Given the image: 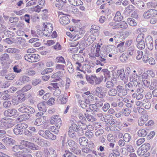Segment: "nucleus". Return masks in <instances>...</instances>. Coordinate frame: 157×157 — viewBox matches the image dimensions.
Listing matches in <instances>:
<instances>
[{
  "mask_svg": "<svg viewBox=\"0 0 157 157\" xmlns=\"http://www.w3.org/2000/svg\"><path fill=\"white\" fill-rule=\"evenodd\" d=\"M86 79L90 84L93 85L94 83L95 80L96 79L95 75H92L90 76L86 74Z\"/></svg>",
  "mask_w": 157,
  "mask_h": 157,
  "instance_id": "obj_26",
  "label": "nucleus"
},
{
  "mask_svg": "<svg viewBox=\"0 0 157 157\" xmlns=\"http://www.w3.org/2000/svg\"><path fill=\"white\" fill-rule=\"evenodd\" d=\"M128 23L131 26H135L136 25V23L135 20L132 18H128L127 20Z\"/></svg>",
  "mask_w": 157,
  "mask_h": 157,
  "instance_id": "obj_54",
  "label": "nucleus"
},
{
  "mask_svg": "<svg viewBox=\"0 0 157 157\" xmlns=\"http://www.w3.org/2000/svg\"><path fill=\"white\" fill-rule=\"evenodd\" d=\"M85 111H84V114L86 118L88 121H90L91 122H93L94 121H95L96 119L94 118L93 116L90 115H87L86 113V112L87 113L88 110L87 109H86Z\"/></svg>",
  "mask_w": 157,
  "mask_h": 157,
  "instance_id": "obj_32",
  "label": "nucleus"
},
{
  "mask_svg": "<svg viewBox=\"0 0 157 157\" xmlns=\"http://www.w3.org/2000/svg\"><path fill=\"white\" fill-rule=\"evenodd\" d=\"M28 105H27L26 104L23 103L21 106L18 109L19 111L22 113H27L28 109Z\"/></svg>",
  "mask_w": 157,
  "mask_h": 157,
  "instance_id": "obj_36",
  "label": "nucleus"
},
{
  "mask_svg": "<svg viewBox=\"0 0 157 157\" xmlns=\"http://www.w3.org/2000/svg\"><path fill=\"white\" fill-rule=\"evenodd\" d=\"M104 132V130L103 129L100 128L96 130L95 134L96 136H99L102 135Z\"/></svg>",
  "mask_w": 157,
  "mask_h": 157,
  "instance_id": "obj_63",
  "label": "nucleus"
},
{
  "mask_svg": "<svg viewBox=\"0 0 157 157\" xmlns=\"http://www.w3.org/2000/svg\"><path fill=\"white\" fill-rule=\"evenodd\" d=\"M14 124L10 118H2L0 120V128L6 129L11 128Z\"/></svg>",
  "mask_w": 157,
  "mask_h": 157,
  "instance_id": "obj_1",
  "label": "nucleus"
},
{
  "mask_svg": "<svg viewBox=\"0 0 157 157\" xmlns=\"http://www.w3.org/2000/svg\"><path fill=\"white\" fill-rule=\"evenodd\" d=\"M89 108L90 109L93 111L94 113L98 110L99 109L97 108V106L95 104H90L89 105Z\"/></svg>",
  "mask_w": 157,
  "mask_h": 157,
  "instance_id": "obj_64",
  "label": "nucleus"
},
{
  "mask_svg": "<svg viewBox=\"0 0 157 157\" xmlns=\"http://www.w3.org/2000/svg\"><path fill=\"white\" fill-rule=\"evenodd\" d=\"M22 146L15 145L12 148V150L15 152H21Z\"/></svg>",
  "mask_w": 157,
  "mask_h": 157,
  "instance_id": "obj_46",
  "label": "nucleus"
},
{
  "mask_svg": "<svg viewBox=\"0 0 157 157\" xmlns=\"http://www.w3.org/2000/svg\"><path fill=\"white\" fill-rule=\"evenodd\" d=\"M90 66L87 64H85L83 65L81 71L83 72L84 73L86 74L90 73L91 72Z\"/></svg>",
  "mask_w": 157,
  "mask_h": 157,
  "instance_id": "obj_23",
  "label": "nucleus"
},
{
  "mask_svg": "<svg viewBox=\"0 0 157 157\" xmlns=\"http://www.w3.org/2000/svg\"><path fill=\"white\" fill-rule=\"evenodd\" d=\"M148 133V130L143 128L140 129L138 131V135L140 136H145Z\"/></svg>",
  "mask_w": 157,
  "mask_h": 157,
  "instance_id": "obj_33",
  "label": "nucleus"
},
{
  "mask_svg": "<svg viewBox=\"0 0 157 157\" xmlns=\"http://www.w3.org/2000/svg\"><path fill=\"white\" fill-rule=\"evenodd\" d=\"M148 116L143 115L140 117L138 120V124L139 126H141L144 125L148 120Z\"/></svg>",
  "mask_w": 157,
  "mask_h": 157,
  "instance_id": "obj_19",
  "label": "nucleus"
},
{
  "mask_svg": "<svg viewBox=\"0 0 157 157\" xmlns=\"http://www.w3.org/2000/svg\"><path fill=\"white\" fill-rule=\"evenodd\" d=\"M60 23L64 25L68 24L70 22V20L67 15H64L61 17L59 19Z\"/></svg>",
  "mask_w": 157,
  "mask_h": 157,
  "instance_id": "obj_20",
  "label": "nucleus"
},
{
  "mask_svg": "<svg viewBox=\"0 0 157 157\" xmlns=\"http://www.w3.org/2000/svg\"><path fill=\"white\" fill-rule=\"evenodd\" d=\"M140 147L144 149V151L147 152L148 150L150 149V145L149 143H145L142 145Z\"/></svg>",
  "mask_w": 157,
  "mask_h": 157,
  "instance_id": "obj_50",
  "label": "nucleus"
},
{
  "mask_svg": "<svg viewBox=\"0 0 157 157\" xmlns=\"http://www.w3.org/2000/svg\"><path fill=\"white\" fill-rule=\"evenodd\" d=\"M61 74L60 72H58L53 74L52 77L54 78L55 80H59L60 78Z\"/></svg>",
  "mask_w": 157,
  "mask_h": 157,
  "instance_id": "obj_55",
  "label": "nucleus"
},
{
  "mask_svg": "<svg viewBox=\"0 0 157 157\" xmlns=\"http://www.w3.org/2000/svg\"><path fill=\"white\" fill-rule=\"evenodd\" d=\"M57 3L55 4V6L59 10H62L65 7L66 0H56Z\"/></svg>",
  "mask_w": 157,
  "mask_h": 157,
  "instance_id": "obj_17",
  "label": "nucleus"
},
{
  "mask_svg": "<svg viewBox=\"0 0 157 157\" xmlns=\"http://www.w3.org/2000/svg\"><path fill=\"white\" fill-rule=\"evenodd\" d=\"M117 72L121 79L124 82V84L127 83L128 82V76L126 75L124 70L121 69L119 70Z\"/></svg>",
  "mask_w": 157,
  "mask_h": 157,
  "instance_id": "obj_16",
  "label": "nucleus"
},
{
  "mask_svg": "<svg viewBox=\"0 0 157 157\" xmlns=\"http://www.w3.org/2000/svg\"><path fill=\"white\" fill-rule=\"evenodd\" d=\"M94 113L96 116H97L98 117L100 118L101 120L104 116L102 112L100 109H98V110L95 112Z\"/></svg>",
  "mask_w": 157,
  "mask_h": 157,
  "instance_id": "obj_47",
  "label": "nucleus"
},
{
  "mask_svg": "<svg viewBox=\"0 0 157 157\" xmlns=\"http://www.w3.org/2000/svg\"><path fill=\"white\" fill-rule=\"evenodd\" d=\"M9 71L8 68H4L2 70L0 71V75L3 76H5L8 73Z\"/></svg>",
  "mask_w": 157,
  "mask_h": 157,
  "instance_id": "obj_52",
  "label": "nucleus"
},
{
  "mask_svg": "<svg viewBox=\"0 0 157 157\" xmlns=\"http://www.w3.org/2000/svg\"><path fill=\"white\" fill-rule=\"evenodd\" d=\"M146 43L148 49L151 50L153 48V41L152 37L150 36H148L146 38Z\"/></svg>",
  "mask_w": 157,
  "mask_h": 157,
  "instance_id": "obj_14",
  "label": "nucleus"
},
{
  "mask_svg": "<svg viewBox=\"0 0 157 157\" xmlns=\"http://www.w3.org/2000/svg\"><path fill=\"white\" fill-rule=\"evenodd\" d=\"M117 93V89L115 88H111L108 91V94L110 96H115Z\"/></svg>",
  "mask_w": 157,
  "mask_h": 157,
  "instance_id": "obj_41",
  "label": "nucleus"
},
{
  "mask_svg": "<svg viewBox=\"0 0 157 157\" xmlns=\"http://www.w3.org/2000/svg\"><path fill=\"white\" fill-rule=\"evenodd\" d=\"M29 118L26 114H23L20 115L17 118L18 120L20 121L21 122L25 121L26 120L28 119Z\"/></svg>",
  "mask_w": 157,
  "mask_h": 157,
  "instance_id": "obj_57",
  "label": "nucleus"
},
{
  "mask_svg": "<svg viewBox=\"0 0 157 157\" xmlns=\"http://www.w3.org/2000/svg\"><path fill=\"white\" fill-rule=\"evenodd\" d=\"M36 72L32 68H30L26 70L25 74L29 76H32L35 75Z\"/></svg>",
  "mask_w": 157,
  "mask_h": 157,
  "instance_id": "obj_58",
  "label": "nucleus"
},
{
  "mask_svg": "<svg viewBox=\"0 0 157 157\" xmlns=\"http://www.w3.org/2000/svg\"><path fill=\"white\" fill-rule=\"evenodd\" d=\"M45 132L44 138L47 139H51L52 140H55L56 139V136L54 135L49 130L45 131Z\"/></svg>",
  "mask_w": 157,
  "mask_h": 157,
  "instance_id": "obj_21",
  "label": "nucleus"
},
{
  "mask_svg": "<svg viewBox=\"0 0 157 157\" xmlns=\"http://www.w3.org/2000/svg\"><path fill=\"white\" fill-rule=\"evenodd\" d=\"M131 139V135L128 133H126L124 134L123 139L126 142L128 143L130 142Z\"/></svg>",
  "mask_w": 157,
  "mask_h": 157,
  "instance_id": "obj_51",
  "label": "nucleus"
},
{
  "mask_svg": "<svg viewBox=\"0 0 157 157\" xmlns=\"http://www.w3.org/2000/svg\"><path fill=\"white\" fill-rule=\"evenodd\" d=\"M47 141L42 139H39L37 142L38 145L41 147H44L47 144Z\"/></svg>",
  "mask_w": 157,
  "mask_h": 157,
  "instance_id": "obj_56",
  "label": "nucleus"
},
{
  "mask_svg": "<svg viewBox=\"0 0 157 157\" xmlns=\"http://www.w3.org/2000/svg\"><path fill=\"white\" fill-rule=\"evenodd\" d=\"M66 35L74 40H76L80 38L82 36L81 32H76L74 34H71L70 32H67L66 33Z\"/></svg>",
  "mask_w": 157,
  "mask_h": 157,
  "instance_id": "obj_12",
  "label": "nucleus"
},
{
  "mask_svg": "<svg viewBox=\"0 0 157 157\" xmlns=\"http://www.w3.org/2000/svg\"><path fill=\"white\" fill-rule=\"evenodd\" d=\"M95 100L96 101L95 102V104L97 107H101L103 104V102H105V100L103 98H99L97 99V98H95Z\"/></svg>",
  "mask_w": 157,
  "mask_h": 157,
  "instance_id": "obj_29",
  "label": "nucleus"
},
{
  "mask_svg": "<svg viewBox=\"0 0 157 157\" xmlns=\"http://www.w3.org/2000/svg\"><path fill=\"white\" fill-rule=\"evenodd\" d=\"M100 29V27L99 26L95 25H93L91 26L90 29V32L92 33H95L97 32L98 30Z\"/></svg>",
  "mask_w": 157,
  "mask_h": 157,
  "instance_id": "obj_43",
  "label": "nucleus"
},
{
  "mask_svg": "<svg viewBox=\"0 0 157 157\" xmlns=\"http://www.w3.org/2000/svg\"><path fill=\"white\" fill-rule=\"evenodd\" d=\"M96 39L95 36L93 34L90 35L86 40V44L88 45H90Z\"/></svg>",
  "mask_w": 157,
  "mask_h": 157,
  "instance_id": "obj_27",
  "label": "nucleus"
},
{
  "mask_svg": "<svg viewBox=\"0 0 157 157\" xmlns=\"http://www.w3.org/2000/svg\"><path fill=\"white\" fill-rule=\"evenodd\" d=\"M24 98V95L21 94L12 99V103L14 105H17L19 102H21L23 101V99Z\"/></svg>",
  "mask_w": 157,
  "mask_h": 157,
  "instance_id": "obj_18",
  "label": "nucleus"
},
{
  "mask_svg": "<svg viewBox=\"0 0 157 157\" xmlns=\"http://www.w3.org/2000/svg\"><path fill=\"white\" fill-rule=\"evenodd\" d=\"M65 67L64 65L57 64L56 65L55 69L59 71H64Z\"/></svg>",
  "mask_w": 157,
  "mask_h": 157,
  "instance_id": "obj_62",
  "label": "nucleus"
},
{
  "mask_svg": "<svg viewBox=\"0 0 157 157\" xmlns=\"http://www.w3.org/2000/svg\"><path fill=\"white\" fill-rule=\"evenodd\" d=\"M30 81L29 78L25 75H23L20 77L19 79L15 82V85L20 86L24 84L26 82H28Z\"/></svg>",
  "mask_w": 157,
  "mask_h": 157,
  "instance_id": "obj_10",
  "label": "nucleus"
},
{
  "mask_svg": "<svg viewBox=\"0 0 157 157\" xmlns=\"http://www.w3.org/2000/svg\"><path fill=\"white\" fill-rule=\"evenodd\" d=\"M144 35L141 33L138 35L136 39L137 47L140 49H144L145 47L144 43Z\"/></svg>",
  "mask_w": 157,
  "mask_h": 157,
  "instance_id": "obj_4",
  "label": "nucleus"
},
{
  "mask_svg": "<svg viewBox=\"0 0 157 157\" xmlns=\"http://www.w3.org/2000/svg\"><path fill=\"white\" fill-rule=\"evenodd\" d=\"M3 143L7 146L13 144L15 142V141L11 138L6 137L2 140Z\"/></svg>",
  "mask_w": 157,
  "mask_h": 157,
  "instance_id": "obj_22",
  "label": "nucleus"
},
{
  "mask_svg": "<svg viewBox=\"0 0 157 157\" xmlns=\"http://www.w3.org/2000/svg\"><path fill=\"white\" fill-rule=\"evenodd\" d=\"M16 77V75L13 72L8 73L5 76V78L8 81L13 80Z\"/></svg>",
  "mask_w": 157,
  "mask_h": 157,
  "instance_id": "obj_31",
  "label": "nucleus"
},
{
  "mask_svg": "<svg viewBox=\"0 0 157 157\" xmlns=\"http://www.w3.org/2000/svg\"><path fill=\"white\" fill-rule=\"evenodd\" d=\"M126 149L127 151L131 153L133 152L134 151V149L133 146L131 144H127L126 145Z\"/></svg>",
  "mask_w": 157,
  "mask_h": 157,
  "instance_id": "obj_61",
  "label": "nucleus"
},
{
  "mask_svg": "<svg viewBox=\"0 0 157 157\" xmlns=\"http://www.w3.org/2000/svg\"><path fill=\"white\" fill-rule=\"evenodd\" d=\"M88 140L85 137L79 138V142L80 145L82 146H86L88 144Z\"/></svg>",
  "mask_w": 157,
  "mask_h": 157,
  "instance_id": "obj_25",
  "label": "nucleus"
},
{
  "mask_svg": "<svg viewBox=\"0 0 157 157\" xmlns=\"http://www.w3.org/2000/svg\"><path fill=\"white\" fill-rule=\"evenodd\" d=\"M117 90V95L120 97H123L127 94V90L123 88L121 85H118L116 87Z\"/></svg>",
  "mask_w": 157,
  "mask_h": 157,
  "instance_id": "obj_11",
  "label": "nucleus"
},
{
  "mask_svg": "<svg viewBox=\"0 0 157 157\" xmlns=\"http://www.w3.org/2000/svg\"><path fill=\"white\" fill-rule=\"evenodd\" d=\"M78 101L81 107L82 108H85L87 106V105L88 104V103H86L85 100L84 101L80 99H78Z\"/></svg>",
  "mask_w": 157,
  "mask_h": 157,
  "instance_id": "obj_59",
  "label": "nucleus"
},
{
  "mask_svg": "<svg viewBox=\"0 0 157 157\" xmlns=\"http://www.w3.org/2000/svg\"><path fill=\"white\" fill-rule=\"evenodd\" d=\"M106 58H104L102 57V56H100L98 60L96 61L97 64H100L101 66H103L104 63L106 62Z\"/></svg>",
  "mask_w": 157,
  "mask_h": 157,
  "instance_id": "obj_37",
  "label": "nucleus"
},
{
  "mask_svg": "<svg viewBox=\"0 0 157 157\" xmlns=\"http://www.w3.org/2000/svg\"><path fill=\"white\" fill-rule=\"evenodd\" d=\"M44 28L42 29V32H41V34L40 35H44L46 36H50L51 33L53 30V27L51 24L49 23L44 24Z\"/></svg>",
  "mask_w": 157,
  "mask_h": 157,
  "instance_id": "obj_5",
  "label": "nucleus"
},
{
  "mask_svg": "<svg viewBox=\"0 0 157 157\" xmlns=\"http://www.w3.org/2000/svg\"><path fill=\"white\" fill-rule=\"evenodd\" d=\"M68 71L71 73H73L74 72V69L71 63L68 62L67 64Z\"/></svg>",
  "mask_w": 157,
  "mask_h": 157,
  "instance_id": "obj_48",
  "label": "nucleus"
},
{
  "mask_svg": "<svg viewBox=\"0 0 157 157\" xmlns=\"http://www.w3.org/2000/svg\"><path fill=\"white\" fill-rule=\"evenodd\" d=\"M67 94H65L63 95L59 96V100L61 104H65L67 102L68 99L67 98Z\"/></svg>",
  "mask_w": 157,
  "mask_h": 157,
  "instance_id": "obj_39",
  "label": "nucleus"
},
{
  "mask_svg": "<svg viewBox=\"0 0 157 157\" xmlns=\"http://www.w3.org/2000/svg\"><path fill=\"white\" fill-rule=\"evenodd\" d=\"M142 79L141 75H138L137 74L135 73L132 74L129 77L130 81L133 82L134 86H136L138 84H140L141 81H143Z\"/></svg>",
  "mask_w": 157,
  "mask_h": 157,
  "instance_id": "obj_6",
  "label": "nucleus"
},
{
  "mask_svg": "<svg viewBox=\"0 0 157 157\" xmlns=\"http://www.w3.org/2000/svg\"><path fill=\"white\" fill-rule=\"evenodd\" d=\"M44 121L41 118H38L36 119L34 122V124L37 126H40L42 125Z\"/></svg>",
  "mask_w": 157,
  "mask_h": 157,
  "instance_id": "obj_53",
  "label": "nucleus"
},
{
  "mask_svg": "<svg viewBox=\"0 0 157 157\" xmlns=\"http://www.w3.org/2000/svg\"><path fill=\"white\" fill-rule=\"evenodd\" d=\"M55 62L56 63L66 64L65 59L62 56L57 57L55 59Z\"/></svg>",
  "mask_w": 157,
  "mask_h": 157,
  "instance_id": "obj_40",
  "label": "nucleus"
},
{
  "mask_svg": "<svg viewBox=\"0 0 157 157\" xmlns=\"http://www.w3.org/2000/svg\"><path fill=\"white\" fill-rule=\"evenodd\" d=\"M127 27V24L125 21H123L118 23V29H126Z\"/></svg>",
  "mask_w": 157,
  "mask_h": 157,
  "instance_id": "obj_44",
  "label": "nucleus"
},
{
  "mask_svg": "<svg viewBox=\"0 0 157 157\" xmlns=\"http://www.w3.org/2000/svg\"><path fill=\"white\" fill-rule=\"evenodd\" d=\"M46 103L43 102L39 103L37 105V107L40 111L45 112L46 111Z\"/></svg>",
  "mask_w": 157,
  "mask_h": 157,
  "instance_id": "obj_24",
  "label": "nucleus"
},
{
  "mask_svg": "<svg viewBox=\"0 0 157 157\" xmlns=\"http://www.w3.org/2000/svg\"><path fill=\"white\" fill-rule=\"evenodd\" d=\"M25 59L28 61L32 63L35 62L39 60V56L38 54H30L26 55Z\"/></svg>",
  "mask_w": 157,
  "mask_h": 157,
  "instance_id": "obj_7",
  "label": "nucleus"
},
{
  "mask_svg": "<svg viewBox=\"0 0 157 157\" xmlns=\"http://www.w3.org/2000/svg\"><path fill=\"white\" fill-rule=\"evenodd\" d=\"M18 112L17 110L15 109H9L6 110L4 112V114L6 116L11 117L14 116L16 117L18 115Z\"/></svg>",
  "mask_w": 157,
  "mask_h": 157,
  "instance_id": "obj_15",
  "label": "nucleus"
},
{
  "mask_svg": "<svg viewBox=\"0 0 157 157\" xmlns=\"http://www.w3.org/2000/svg\"><path fill=\"white\" fill-rule=\"evenodd\" d=\"M28 125L25 123H21L16 125L13 129L14 133L16 135H20L23 133V129L26 128Z\"/></svg>",
  "mask_w": 157,
  "mask_h": 157,
  "instance_id": "obj_3",
  "label": "nucleus"
},
{
  "mask_svg": "<svg viewBox=\"0 0 157 157\" xmlns=\"http://www.w3.org/2000/svg\"><path fill=\"white\" fill-rule=\"evenodd\" d=\"M123 19V17L121 15L119 11H117L114 18V20L115 21H122Z\"/></svg>",
  "mask_w": 157,
  "mask_h": 157,
  "instance_id": "obj_34",
  "label": "nucleus"
},
{
  "mask_svg": "<svg viewBox=\"0 0 157 157\" xmlns=\"http://www.w3.org/2000/svg\"><path fill=\"white\" fill-rule=\"evenodd\" d=\"M102 45V44H98L96 47L95 46V47L92 46L91 47L90 52L89 55L90 57L95 58L100 56L99 52Z\"/></svg>",
  "mask_w": 157,
  "mask_h": 157,
  "instance_id": "obj_2",
  "label": "nucleus"
},
{
  "mask_svg": "<svg viewBox=\"0 0 157 157\" xmlns=\"http://www.w3.org/2000/svg\"><path fill=\"white\" fill-rule=\"evenodd\" d=\"M50 122L52 124H57V126L60 127L62 124V121L60 116L58 115H54L51 117Z\"/></svg>",
  "mask_w": 157,
  "mask_h": 157,
  "instance_id": "obj_9",
  "label": "nucleus"
},
{
  "mask_svg": "<svg viewBox=\"0 0 157 157\" xmlns=\"http://www.w3.org/2000/svg\"><path fill=\"white\" fill-rule=\"evenodd\" d=\"M78 117L80 122H83L86 120L85 117L84 116L83 113L81 112L79 113L78 114Z\"/></svg>",
  "mask_w": 157,
  "mask_h": 157,
  "instance_id": "obj_60",
  "label": "nucleus"
},
{
  "mask_svg": "<svg viewBox=\"0 0 157 157\" xmlns=\"http://www.w3.org/2000/svg\"><path fill=\"white\" fill-rule=\"evenodd\" d=\"M124 42H122L118 44L117 48L120 52H123L126 50V47L124 46Z\"/></svg>",
  "mask_w": 157,
  "mask_h": 157,
  "instance_id": "obj_28",
  "label": "nucleus"
},
{
  "mask_svg": "<svg viewBox=\"0 0 157 157\" xmlns=\"http://www.w3.org/2000/svg\"><path fill=\"white\" fill-rule=\"evenodd\" d=\"M121 111L122 114L125 116H128L131 113V110L128 108L123 109Z\"/></svg>",
  "mask_w": 157,
  "mask_h": 157,
  "instance_id": "obj_49",
  "label": "nucleus"
},
{
  "mask_svg": "<svg viewBox=\"0 0 157 157\" xmlns=\"http://www.w3.org/2000/svg\"><path fill=\"white\" fill-rule=\"evenodd\" d=\"M116 80L117 79L116 78H113L111 80V81H107L106 84V87L108 88H111L113 86Z\"/></svg>",
  "mask_w": 157,
  "mask_h": 157,
  "instance_id": "obj_30",
  "label": "nucleus"
},
{
  "mask_svg": "<svg viewBox=\"0 0 157 157\" xmlns=\"http://www.w3.org/2000/svg\"><path fill=\"white\" fill-rule=\"evenodd\" d=\"M157 86V80L154 79L151 80L149 89L153 90Z\"/></svg>",
  "mask_w": 157,
  "mask_h": 157,
  "instance_id": "obj_42",
  "label": "nucleus"
},
{
  "mask_svg": "<svg viewBox=\"0 0 157 157\" xmlns=\"http://www.w3.org/2000/svg\"><path fill=\"white\" fill-rule=\"evenodd\" d=\"M145 109H149L151 107V103L147 99L143 100V106Z\"/></svg>",
  "mask_w": 157,
  "mask_h": 157,
  "instance_id": "obj_35",
  "label": "nucleus"
},
{
  "mask_svg": "<svg viewBox=\"0 0 157 157\" xmlns=\"http://www.w3.org/2000/svg\"><path fill=\"white\" fill-rule=\"evenodd\" d=\"M114 40L117 42H119L124 40V38L123 37L122 35L117 34L114 36Z\"/></svg>",
  "mask_w": 157,
  "mask_h": 157,
  "instance_id": "obj_38",
  "label": "nucleus"
},
{
  "mask_svg": "<svg viewBox=\"0 0 157 157\" xmlns=\"http://www.w3.org/2000/svg\"><path fill=\"white\" fill-rule=\"evenodd\" d=\"M20 144L21 145L29 148L33 150H39L40 149V147L39 146L35 145L33 143L28 141L21 140L20 141Z\"/></svg>",
  "mask_w": 157,
  "mask_h": 157,
  "instance_id": "obj_8",
  "label": "nucleus"
},
{
  "mask_svg": "<svg viewBox=\"0 0 157 157\" xmlns=\"http://www.w3.org/2000/svg\"><path fill=\"white\" fill-rule=\"evenodd\" d=\"M52 85L56 89H59V87L61 88L63 87V83L61 82H59L52 83Z\"/></svg>",
  "mask_w": 157,
  "mask_h": 157,
  "instance_id": "obj_45",
  "label": "nucleus"
},
{
  "mask_svg": "<svg viewBox=\"0 0 157 157\" xmlns=\"http://www.w3.org/2000/svg\"><path fill=\"white\" fill-rule=\"evenodd\" d=\"M0 60L3 64H10L11 62L8 54L4 53L1 56Z\"/></svg>",
  "mask_w": 157,
  "mask_h": 157,
  "instance_id": "obj_13",
  "label": "nucleus"
}]
</instances>
